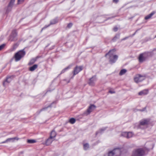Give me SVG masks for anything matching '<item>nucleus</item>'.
Listing matches in <instances>:
<instances>
[{"instance_id":"1","label":"nucleus","mask_w":156,"mask_h":156,"mask_svg":"<svg viewBox=\"0 0 156 156\" xmlns=\"http://www.w3.org/2000/svg\"><path fill=\"white\" fill-rule=\"evenodd\" d=\"M145 148H136L133 151L131 156H145L147 154Z\"/></svg>"},{"instance_id":"2","label":"nucleus","mask_w":156,"mask_h":156,"mask_svg":"<svg viewBox=\"0 0 156 156\" xmlns=\"http://www.w3.org/2000/svg\"><path fill=\"white\" fill-rule=\"evenodd\" d=\"M115 51L114 49L110 50L105 55V56H106L107 55H109V61L112 64L115 62L118 58V56L117 55H114Z\"/></svg>"},{"instance_id":"3","label":"nucleus","mask_w":156,"mask_h":156,"mask_svg":"<svg viewBox=\"0 0 156 156\" xmlns=\"http://www.w3.org/2000/svg\"><path fill=\"white\" fill-rule=\"evenodd\" d=\"M25 48L16 53L14 56L15 61L17 62L20 61L21 58L23 57L26 54V52L24 51Z\"/></svg>"},{"instance_id":"4","label":"nucleus","mask_w":156,"mask_h":156,"mask_svg":"<svg viewBox=\"0 0 156 156\" xmlns=\"http://www.w3.org/2000/svg\"><path fill=\"white\" fill-rule=\"evenodd\" d=\"M121 154L120 150L119 148H115L108 153V156H119Z\"/></svg>"},{"instance_id":"5","label":"nucleus","mask_w":156,"mask_h":156,"mask_svg":"<svg viewBox=\"0 0 156 156\" xmlns=\"http://www.w3.org/2000/svg\"><path fill=\"white\" fill-rule=\"evenodd\" d=\"M17 33L16 30H13L9 36V40L11 41H16L17 40Z\"/></svg>"},{"instance_id":"6","label":"nucleus","mask_w":156,"mask_h":156,"mask_svg":"<svg viewBox=\"0 0 156 156\" xmlns=\"http://www.w3.org/2000/svg\"><path fill=\"white\" fill-rule=\"evenodd\" d=\"M14 77V76L13 75L7 76L5 80L3 82V86H5L7 84L9 83Z\"/></svg>"},{"instance_id":"7","label":"nucleus","mask_w":156,"mask_h":156,"mask_svg":"<svg viewBox=\"0 0 156 156\" xmlns=\"http://www.w3.org/2000/svg\"><path fill=\"white\" fill-rule=\"evenodd\" d=\"M144 79V76L140 74L136 75L134 78V81L136 83L140 82Z\"/></svg>"},{"instance_id":"8","label":"nucleus","mask_w":156,"mask_h":156,"mask_svg":"<svg viewBox=\"0 0 156 156\" xmlns=\"http://www.w3.org/2000/svg\"><path fill=\"white\" fill-rule=\"evenodd\" d=\"M96 80L97 78L96 76H93L91 78L89 79L88 83L89 85L90 86H94L95 84V83Z\"/></svg>"},{"instance_id":"9","label":"nucleus","mask_w":156,"mask_h":156,"mask_svg":"<svg viewBox=\"0 0 156 156\" xmlns=\"http://www.w3.org/2000/svg\"><path fill=\"white\" fill-rule=\"evenodd\" d=\"M15 1V0H11L6 10V13H9L11 10Z\"/></svg>"},{"instance_id":"10","label":"nucleus","mask_w":156,"mask_h":156,"mask_svg":"<svg viewBox=\"0 0 156 156\" xmlns=\"http://www.w3.org/2000/svg\"><path fill=\"white\" fill-rule=\"evenodd\" d=\"M83 69V66H76L73 71V76L77 74L79 72L82 70Z\"/></svg>"},{"instance_id":"11","label":"nucleus","mask_w":156,"mask_h":156,"mask_svg":"<svg viewBox=\"0 0 156 156\" xmlns=\"http://www.w3.org/2000/svg\"><path fill=\"white\" fill-rule=\"evenodd\" d=\"M96 108V107L95 105H90L85 114L87 115L89 114Z\"/></svg>"},{"instance_id":"12","label":"nucleus","mask_w":156,"mask_h":156,"mask_svg":"<svg viewBox=\"0 0 156 156\" xmlns=\"http://www.w3.org/2000/svg\"><path fill=\"white\" fill-rule=\"evenodd\" d=\"M149 122V120L146 119H144L142 120L140 122V123L139 126V128H142V126L147 125Z\"/></svg>"},{"instance_id":"13","label":"nucleus","mask_w":156,"mask_h":156,"mask_svg":"<svg viewBox=\"0 0 156 156\" xmlns=\"http://www.w3.org/2000/svg\"><path fill=\"white\" fill-rule=\"evenodd\" d=\"M147 58L146 56H145L143 54H140L139 57V60L140 62H142L145 61Z\"/></svg>"},{"instance_id":"14","label":"nucleus","mask_w":156,"mask_h":156,"mask_svg":"<svg viewBox=\"0 0 156 156\" xmlns=\"http://www.w3.org/2000/svg\"><path fill=\"white\" fill-rule=\"evenodd\" d=\"M154 54L153 51L147 52L144 53V55L145 56H146L147 58L148 57L152 56Z\"/></svg>"},{"instance_id":"15","label":"nucleus","mask_w":156,"mask_h":156,"mask_svg":"<svg viewBox=\"0 0 156 156\" xmlns=\"http://www.w3.org/2000/svg\"><path fill=\"white\" fill-rule=\"evenodd\" d=\"M148 93V90L147 89L143 90L138 93V94L140 95H145Z\"/></svg>"},{"instance_id":"16","label":"nucleus","mask_w":156,"mask_h":156,"mask_svg":"<svg viewBox=\"0 0 156 156\" xmlns=\"http://www.w3.org/2000/svg\"><path fill=\"white\" fill-rule=\"evenodd\" d=\"M57 135L56 132L54 130H52L50 134V137L51 138H53L55 137Z\"/></svg>"},{"instance_id":"17","label":"nucleus","mask_w":156,"mask_h":156,"mask_svg":"<svg viewBox=\"0 0 156 156\" xmlns=\"http://www.w3.org/2000/svg\"><path fill=\"white\" fill-rule=\"evenodd\" d=\"M155 12H152L150 14L147 15L145 17V19L147 20L150 19L151 17L155 14Z\"/></svg>"},{"instance_id":"18","label":"nucleus","mask_w":156,"mask_h":156,"mask_svg":"<svg viewBox=\"0 0 156 156\" xmlns=\"http://www.w3.org/2000/svg\"><path fill=\"white\" fill-rule=\"evenodd\" d=\"M120 34H118L115 35L112 40L113 42H115L120 37Z\"/></svg>"},{"instance_id":"19","label":"nucleus","mask_w":156,"mask_h":156,"mask_svg":"<svg viewBox=\"0 0 156 156\" xmlns=\"http://www.w3.org/2000/svg\"><path fill=\"white\" fill-rule=\"evenodd\" d=\"M37 67L38 65L37 64H35L29 68V70L31 71H33L37 69Z\"/></svg>"},{"instance_id":"20","label":"nucleus","mask_w":156,"mask_h":156,"mask_svg":"<svg viewBox=\"0 0 156 156\" xmlns=\"http://www.w3.org/2000/svg\"><path fill=\"white\" fill-rule=\"evenodd\" d=\"M37 58H32L28 63V65L29 66L33 65L35 62Z\"/></svg>"},{"instance_id":"21","label":"nucleus","mask_w":156,"mask_h":156,"mask_svg":"<svg viewBox=\"0 0 156 156\" xmlns=\"http://www.w3.org/2000/svg\"><path fill=\"white\" fill-rule=\"evenodd\" d=\"M52 138H51L50 137L49 138L47 139L46 142L47 145H49L52 142Z\"/></svg>"},{"instance_id":"22","label":"nucleus","mask_w":156,"mask_h":156,"mask_svg":"<svg viewBox=\"0 0 156 156\" xmlns=\"http://www.w3.org/2000/svg\"><path fill=\"white\" fill-rule=\"evenodd\" d=\"M55 103V102H53L50 105H49L48 106H47V107H45V108H42V109H41L38 112V114H39L41 112L43 111H44V110H46V109H47L48 108V107H51V105L52 104L54 103Z\"/></svg>"},{"instance_id":"23","label":"nucleus","mask_w":156,"mask_h":156,"mask_svg":"<svg viewBox=\"0 0 156 156\" xmlns=\"http://www.w3.org/2000/svg\"><path fill=\"white\" fill-rule=\"evenodd\" d=\"M58 22V20L57 18H55L51 20L50 21V25L54 24Z\"/></svg>"},{"instance_id":"24","label":"nucleus","mask_w":156,"mask_h":156,"mask_svg":"<svg viewBox=\"0 0 156 156\" xmlns=\"http://www.w3.org/2000/svg\"><path fill=\"white\" fill-rule=\"evenodd\" d=\"M106 129V127L100 129L98 131L96 132V135H97L99 133H101L104 131Z\"/></svg>"},{"instance_id":"25","label":"nucleus","mask_w":156,"mask_h":156,"mask_svg":"<svg viewBox=\"0 0 156 156\" xmlns=\"http://www.w3.org/2000/svg\"><path fill=\"white\" fill-rule=\"evenodd\" d=\"M19 139L17 137H15L12 138H8L7 139V141H8V142H10L11 141H13L15 140H18Z\"/></svg>"},{"instance_id":"26","label":"nucleus","mask_w":156,"mask_h":156,"mask_svg":"<svg viewBox=\"0 0 156 156\" xmlns=\"http://www.w3.org/2000/svg\"><path fill=\"white\" fill-rule=\"evenodd\" d=\"M83 148L85 150H87L89 147V145L88 143H86L83 144Z\"/></svg>"},{"instance_id":"27","label":"nucleus","mask_w":156,"mask_h":156,"mask_svg":"<svg viewBox=\"0 0 156 156\" xmlns=\"http://www.w3.org/2000/svg\"><path fill=\"white\" fill-rule=\"evenodd\" d=\"M126 72L127 70L126 69H122L120 71L119 73V74L120 75H123L124 74H125L126 73Z\"/></svg>"},{"instance_id":"28","label":"nucleus","mask_w":156,"mask_h":156,"mask_svg":"<svg viewBox=\"0 0 156 156\" xmlns=\"http://www.w3.org/2000/svg\"><path fill=\"white\" fill-rule=\"evenodd\" d=\"M133 136V134L132 132H127V138H129L132 137Z\"/></svg>"},{"instance_id":"29","label":"nucleus","mask_w":156,"mask_h":156,"mask_svg":"<svg viewBox=\"0 0 156 156\" xmlns=\"http://www.w3.org/2000/svg\"><path fill=\"white\" fill-rule=\"evenodd\" d=\"M76 120L74 118H71L69 120V122L72 124H74Z\"/></svg>"},{"instance_id":"30","label":"nucleus","mask_w":156,"mask_h":156,"mask_svg":"<svg viewBox=\"0 0 156 156\" xmlns=\"http://www.w3.org/2000/svg\"><path fill=\"white\" fill-rule=\"evenodd\" d=\"M36 142V140H27V142L29 144L34 143Z\"/></svg>"},{"instance_id":"31","label":"nucleus","mask_w":156,"mask_h":156,"mask_svg":"<svg viewBox=\"0 0 156 156\" xmlns=\"http://www.w3.org/2000/svg\"><path fill=\"white\" fill-rule=\"evenodd\" d=\"M127 132H123L121 134V135L122 136L125 137L127 138Z\"/></svg>"},{"instance_id":"32","label":"nucleus","mask_w":156,"mask_h":156,"mask_svg":"<svg viewBox=\"0 0 156 156\" xmlns=\"http://www.w3.org/2000/svg\"><path fill=\"white\" fill-rule=\"evenodd\" d=\"M69 68H70V67L69 66H68V67L65 68V69H63L62 71L60 74H62V73H64L66 71L67 69H69Z\"/></svg>"},{"instance_id":"33","label":"nucleus","mask_w":156,"mask_h":156,"mask_svg":"<svg viewBox=\"0 0 156 156\" xmlns=\"http://www.w3.org/2000/svg\"><path fill=\"white\" fill-rule=\"evenodd\" d=\"M18 46V44L17 43H15L14 45H13L12 46V48L13 49H15L16 48H17V47Z\"/></svg>"},{"instance_id":"34","label":"nucleus","mask_w":156,"mask_h":156,"mask_svg":"<svg viewBox=\"0 0 156 156\" xmlns=\"http://www.w3.org/2000/svg\"><path fill=\"white\" fill-rule=\"evenodd\" d=\"M5 44H3L0 46V51L2 50L5 46Z\"/></svg>"},{"instance_id":"35","label":"nucleus","mask_w":156,"mask_h":156,"mask_svg":"<svg viewBox=\"0 0 156 156\" xmlns=\"http://www.w3.org/2000/svg\"><path fill=\"white\" fill-rule=\"evenodd\" d=\"M50 25V24H48V25H45L42 29L41 30V31H42L43 30H44L45 28H47L48 27H49Z\"/></svg>"},{"instance_id":"36","label":"nucleus","mask_w":156,"mask_h":156,"mask_svg":"<svg viewBox=\"0 0 156 156\" xmlns=\"http://www.w3.org/2000/svg\"><path fill=\"white\" fill-rule=\"evenodd\" d=\"M73 25V24L71 23H69L67 25V27L68 28H70L72 27Z\"/></svg>"},{"instance_id":"37","label":"nucleus","mask_w":156,"mask_h":156,"mask_svg":"<svg viewBox=\"0 0 156 156\" xmlns=\"http://www.w3.org/2000/svg\"><path fill=\"white\" fill-rule=\"evenodd\" d=\"M24 0H18V4H20L21 2H24Z\"/></svg>"},{"instance_id":"38","label":"nucleus","mask_w":156,"mask_h":156,"mask_svg":"<svg viewBox=\"0 0 156 156\" xmlns=\"http://www.w3.org/2000/svg\"><path fill=\"white\" fill-rule=\"evenodd\" d=\"M118 30V28L116 27H114L113 29V30L115 32L117 31Z\"/></svg>"},{"instance_id":"39","label":"nucleus","mask_w":156,"mask_h":156,"mask_svg":"<svg viewBox=\"0 0 156 156\" xmlns=\"http://www.w3.org/2000/svg\"><path fill=\"white\" fill-rule=\"evenodd\" d=\"M129 37H129H125L124 38H123L121 40V41H124V40H126V39H128Z\"/></svg>"},{"instance_id":"40","label":"nucleus","mask_w":156,"mask_h":156,"mask_svg":"<svg viewBox=\"0 0 156 156\" xmlns=\"http://www.w3.org/2000/svg\"><path fill=\"white\" fill-rule=\"evenodd\" d=\"M138 30H136L135 32L132 35H130L129 36V37H132L133 36H134L136 34V32Z\"/></svg>"},{"instance_id":"41","label":"nucleus","mask_w":156,"mask_h":156,"mask_svg":"<svg viewBox=\"0 0 156 156\" xmlns=\"http://www.w3.org/2000/svg\"><path fill=\"white\" fill-rule=\"evenodd\" d=\"M118 1L119 0H113V2L115 3H117Z\"/></svg>"},{"instance_id":"42","label":"nucleus","mask_w":156,"mask_h":156,"mask_svg":"<svg viewBox=\"0 0 156 156\" xmlns=\"http://www.w3.org/2000/svg\"><path fill=\"white\" fill-rule=\"evenodd\" d=\"M109 92L111 94H113V93H115V92L114 91H113L112 90H110L109 91Z\"/></svg>"},{"instance_id":"43","label":"nucleus","mask_w":156,"mask_h":156,"mask_svg":"<svg viewBox=\"0 0 156 156\" xmlns=\"http://www.w3.org/2000/svg\"><path fill=\"white\" fill-rule=\"evenodd\" d=\"M146 109V107H145L143 109L140 110V111L142 112L144 111Z\"/></svg>"},{"instance_id":"44","label":"nucleus","mask_w":156,"mask_h":156,"mask_svg":"<svg viewBox=\"0 0 156 156\" xmlns=\"http://www.w3.org/2000/svg\"><path fill=\"white\" fill-rule=\"evenodd\" d=\"M8 141H7V139L5 141L3 142L2 143H6L7 142H8Z\"/></svg>"},{"instance_id":"45","label":"nucleus","mask_w":156,"mask_h":156,"mask_svg":"<svg viewBox=\"0 0 156 156\" xmlns=\"http://www.w3.org/2000/svg\"><path fill=\"white\" fill-rule=\"evenodd\" d=\"M156 51V48H154V49L152 51H153H153Z\"/></svg>"},{"instance_id":"46","label":"nucleus","mask_w":156,"mask_h":156,"mask_svg":"<svg viewBox=\"0 0 156 156\" xmlns=\"http://www.w3.org/2000/svg\"><path fill=\"white\" fill-rule=\"evenodd\" d=\"M48 91H51V90H48L47 91V92H48Z\"/></svg>"},{"instance_id":"47","label":"nucleus","mask_w":156,"mask_h":156,"mask_svg":"<svg viewBox=\"0 0 156 156\" xmlns=\"http://www.w3.org/2000/svg\"><path fill=\"white\" fill-rule=\"evenodd\" d=\"M111 18H109L108 19H111Z\"/></svg>"},{"instance_id":"48","label":"nucleus","mask_w":156,"mask_h":156,"mask_svg":"<svg viewBox=\"0 0 156 156\" xmlns=\"http://www.w3.org/2000/svg\"><path fill=\"white\" fill-rule=\"evenodd\" d=\"M155 37H156V35L155 36Z\"/></svg>"}]
</instances>
